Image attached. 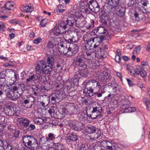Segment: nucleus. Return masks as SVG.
<instances>
[{
    "label": "nucleus",
    "mask_w": 150,
    "mask_h": 150,
    "mask_svg": "<svg viewBox=\"0 0 150 150\" xmlns=\"http://www.w3.org/2000/svg\"><path fill=\"white\" fill-rule=\"evenodd\" d=\"M105 39L103 36L100 37H92L87 41L85 45L86 50L90 52H94L96 54H99L102 42Z\"/></svg>",
    "instance_id": "nucleus-1"
},
{
    "label": "nucleus",
    "mask_w": 150,
    "mask_h": 150,
    "mask_svg": "<svg viewBox=\"0 0 150 150\" xmlns=\"http://www.w3.org/2000/svg\"><path fill=\"white\" fill-rule=\"evenodd\" d=\"M83 57L78 55L73 60L74 64L76 67L80 70V71L81 77H85L87 76V72L86 70L87 66L84 62Z\"/></svg>",
    "instance_id": "nucleus-2"
},
{
    "label": "nucleus",
    "mask_w": 150,
    "mask_h": 150,
    "mask_svg": "<svg viewBox=\"0 0 150 150\" xmlns=\"http://www.w3.org/2000/svg\"><path fill=\"white\" fill-rule=\"evenodd\" d=\"M23 141L25 146L28 148L37 147L38 145L36 139L31 135L24 136L23 138Z\"/></svg>",
    "instance_id": "nucleus-3"
},
{
    "label": "nucleus",
    "mask_w": 150,
    "mask_h": 150,
    "mask_svg": "<svg viewBox=\"0 0 150 150\" xmlns=\"http://www.w3.org/2000/svg\"><path fill=\"white\" fill-rule=\"evenodd\" d=\"M63 109L64 113L66 115L75 114L77 113L78 107L74 103L66 102Z\"/></svg>",
    "instance_id": "nucleus-4"
},
{
    "label": "nucleus",
    "mask_w": 150,
    "mask_h": 150,
    "mask_svg": "<svg viewBox=\"0 0 150 150\" xmlns=\"http://www.w3.org/2000/svg\"><path fill=\"white\" fill-rule=\"evenodd\" d=\"M125 8L119 4V0H113V13L122 17L125 15Z\"/></svg>",
    "instance_id": "nucleus-5"
},
{
    "label": "nucleus",
    "mask_w": 150,
    "mask_h": 150,
    "mask_svg": "<svg viewBox=\"0 0 150 150\" xmlns=\"http://www.w3.org/2000/svg\"><path fill=\"white\" fill-rule=\"evenodd\" d=\"M113 92L115 94L113 93V110L114 108H117L118 106V100L119 99L120 95L119 93L120 90H121L120 86L118 84L115 83H113Z\"/></svg>",
    "instance_id": "nucleus-6"
},
{
    "label": "nucleus",
    "mask_w": 150,
    "mask_h": 150,
    "mask_svg": "<svg viewBox=\"0 0 150 150\" xmlns=\"http://www.w3.org/2000/svg\"><path fill=\"white\" fill-rule=\"evenodd\" d=\"M102 108L100 105L97 103L95 106L93 107V110L91 114H87L89 117H91L92 119H95L97 118L99 119L103 116L102 113Z\"/></svg>",
    "instance_id": "nucleus-7"
},
{
    "label": "nucleus",
    "mask_w": 150,
    "mask_h": 150,
    "mask_svg": "<svg viewBox=\"0 0 150 150\" xmlns=\"http://www.w3.org/2000/svg\"><path fill=\"white\" fill-rule=\"evenodd\" d=\"M120 103L121 105V108L123 110V112H129L135 111L136 109L135 107H129L130 102L127 99H122Z\"/></svg>",
    "instance_id": "nucleus-8"
},
{
    "label": "nucleus",
    "mask_w": 150,
    "mask_h": 150,
    "mask_svg": "<svg viewBox=\"0 0 150 150\" xmlns=\"http://www.w3.org/2000/svg\"><path fill=\"white\" fill-rule=\"evenodd\" d=\"M67 28V26L64 23H62L54 27L53 33L54 35H58L64 32Z\"/></svg>",
    "instance_id": "nucleus-9"
},
{
    "label": "nucleus",
    "mask_w": 150,
    "mask_h": 150,
    "mask_svg": "<svg viewBox=\"0 0 150 150\" xmlns=\"http://www.w3.org/2000/svg\"><path fill=\"white\" fill-rule=\"evenodd\" d=\"M69 43L67 45H63L60 43L57 44L58 50L62 54H67L68 56H71V53L69 49Z\"/></svg>",
    "instance_id": "nucleus-10"
},
{
    "label": "nucleus",
    "mask_w": 150,
    "mask_h": 150,
    "mask_svg": "<svg viewBox=\"0 0 150 150\" xmlns=\"http://www.w3.org/2000/svg\"><path fill=\"white\" fill-rule=\"evenodd\" d=\"M60 93L57 91L53 93L52 95L47 98V103H49L50 99L53 104L58 103L60 99Z\"/></svg>",
    "instance_id": "nucleus-11"
},
{
    "label": "nucleus",
    "mask_w": 150,
    "mask_h": 150,
    "mask_svg": "<svg viewBox=\"0 0 150 150\" xmlns=\"http://www.w3.org/2000/svg\"><path fill=\"white\" fill-rule=\"evenodd\" d=\"M100 83L98 81L93 79H90L88 81L85 85L86 87L94 89L95 88L100 89Z\"/></svg>",
    "instance_id": "nucleus-12"
},
{
    "label": "nucleus",
    "mask_w": 150,
    "mask_h": 150,
    "mask_svg": "<svg viewBox=\"0 0 150 150\" xmlns=\"http://www.w3.org/2000/svg\"><path fill=\"white\" fill-rule=\"evenodd\" d=\"M98 77L99 79L103 82L108 81L111 79L110 74L105 71L100 72Z\"/></svg>",
    "instance_id": "nucleus-13"
},
{
    "label": "nucleus",
    "mask_w": 150,
    "mask_h": 150,
    "mask_svg": "<svg viewBox=\"0 0 150 150\" xmlns=\"http://www.w3.org/2000/svg\"><path fill=\"white\" fill-rule=\"evenodd\" d=\"M19 123L23 128H26L28 126L31 122L28 119L21 117L18 119Z\"/></svg>",
    "instance_id": "nucleus-14"
},
{
    "label": "nucleus",
    "mask_w": 150,
    "mask_h": 150,
    "mask_svg": "<svg viewBox=\"0 0 150 150\" xmlns=\"http://www.w3.org/2000/svg\"><path fill=\"white\" fill-rule=\"evenodd\" d=\"M76 20L73 16H70L68 17L65 22L64 23L67 26L70 27H76Z\"/></svg>",
    "instance_id": "nucleus-15"
},
{
    "label": "nucleus",
    "mask_w": 150,
    "mask_h": 150,
    "mask_svg": "<svg viewBox=\"0 0 150 150\" xmlns=\"http://www.w3.org/2000/svg\"><path fill=\"white\" fill-rule=\"evenodd\" d=\"M5 91L6 92V98L8 99L14 101L16 99L19 98V96L17 95L16 93H13V95L10 92V91L6 89Z\"/></svg>",
    "instance_id": "nucleus-16"
},
{
    "label": "nucleus",
    "mask_w": 150,
    "mask_h": 150,
    "mask_svg": "<svg viewBox=\"0 0 150 150\" xmlns=\"http://www.w3.org/2000/svg\"><path fill=\"white\" fill-rule=\"evenodd\" d=\"M94 92L93 89L89 88L85 86L83 92L86 96L91 97L96 95V93Z\"/></svg>",
    "instance_id": "nucleus-17"
},
{
    "label": "nucleus",
    "mask_w": 150,
    "mask_h": 150,
    "mask_svg": "<svg viewBox=\"0 0 150 150\" xmlns=\"http://www.w3.org/2000/svg\"><path fill=\"white\" fill-rule=\"evenodd\" d=\"M34 104V99L31 100L30 98H28L23 100L22 104L23 106L26 108H30Z\"/></svg>",
    "instance_id": "nucleus-18"
},
{
    "label": "nucleus",
    "mask_w": 150,
    "mask_h": 150,
    "mask_svg": "<svg viewBox=\"0 0 150 150\" xmlns=\"http://www.w3.org/2000/svg\"><path fill=\"white\" fill-rule=\"evenodd\" d=\"M106 11L110 15H112V0H107Z\"/></svg>",
    "instance_id": "nucleus-19"
},
{
    "label": "nucleus",
    "mask_w": 150,
    "mask_h": 150,
    "mask_svg": "<svg viewBox=\"0 0 150 150\" xmlns=\"http://www.w3.org/2000/svg\"><path fill=\"white\" fill-rule=\"evenodd\" d=\"M69 49L70 53H71V56L72 54H76L78 51V47L76 44L73 43L69 44Z\"/></svg>",
    "instance_id": "nucleus-20"
},
{
    "label": "nucleus",
    "mask_w": 150,
    "mask_h": 150,
    "mask_svg": "<svg viewBox=\"0 0 150 150\" xmlns=\"http://www.w3.org/2000/svg\"><path fill=\"white\" fill-rule=\"evenodd\" d=\"M135 73L136 74H140L142 77H145L146 75V71L143 69V68L139 66L136 67V70Z\"/></svg>",
    "instance_id": "nucleus-21"
},
{
    "label": "nucleus",
    "mask_w": 150,
    "mask_h": 150,
    "mask_svg": "<svg viewBox=\"0 0 150 150\" xmlns=\"http://www.w3.org/2000/svg\"><path fill=\"white\" fill-rule=\"evenodd\" d=\"M17 85L18 92H16V94L19 96V98L24 91L25 87L24 85L22 83L18 84Z\"/></svg>",
    "instance_id": "nucleus-22"
},
{
    "label": "nucleus",
    "mask_w": 150,
    "mask_h": 150,
    "mask_svg": "<svg viewBox=\"0 0 150 150\" xmlns=\"http://www.w3.org/2000/svg\"><path fill=\"white\" fill-rule=\"evenodd\" d=\"M20 8L22 11L27 13H30L33 11V8L29 5L26 6L23 5L21 6Z\"/></svg>",
    "instance_id": "nucleus-23"
},
{
    "label": "nucleus",
    "mask_w": 150,
    "mask_h": 150,
    "mask_svg": "<svg viewBox=\"0 0 150 150\" xmlns=\"http://www.w3.org/2000/svg\"><path fill=\"white\" fill-rule=\"evenodd\" d=\"M42 69L43 74H47L49 76L50 75L51 71L52 70V67L47 65V66H45Z\"/></svg>",
    "instance_id": "nucleus-24"
},
{
    "label": "nucleus",
    "mask_w": 150,
    "mask_h": 150,
    "mask_svg": "<svg viewBox=\"0 0 150 150\" xmlns=\"http://www.w3.org/2000/svg\"><path fill=\"white\" fill-rule=\"evenodd\" d=\"M68 139L72 142H76L78 140V137L77 135L74 132L69 134Z\"/></svg>",
    "instance_id": "nucleus-25"
},
{
    "label": "nucleus",
    "mask_w": 150,
    "mask_h": 150,
    "mask_svg": "<svg viewBox=\"0 0 150 150\" xmlns=\"http://www.w3.org/2000/svg\"><path fill=\"white\" fill-rule=\"evenodd\" d=\"M86 130L88 135L89 136V135L96 131V128L92 125H90L88 126Z\"/></svg>",
    "instance_id": "nucleus-26"
},
{
    "label": "nucleus",
    "mask_w": 150,
    "mask_h": 150,
    "mask_svg": "<svg viewBox=\"0 0 150 150\" xmlns=\"http://www.w3.org/2000/svg\"><path fill=\"white\" fill-rule=\"evenodd\" d=\"M72 35V33L70 32L69 33L68 32H64V33L63 37L64 40L67 42H68V43L71 40V38Z\"/></svg>",
    "instance_id": "nucleus-27"
},
{
    "label": "nucleus",
    "mask_w": 150,
    "mask_h": 150,
    "mask_svg": "<svg viewBox=\"0 0 150 150\" xmlns=\"http://www.w3.org/2000/svg\"><path fill=\"white\" fill-rule=\"evenodd\" d=\"M4 7L8 10H12L14 8V3L12 2H7L4 5Z\"/></svg>",
    "instance_id": "nucleus-28"
},
{
    "label": "nucleus",
    "mask_w": 150,
    "mask_h": 150,
    "mask_svg": "<svg viewBox=\"0 0 150 150\" xmlns=\"http://www.w3.org/2000/svg\"><path fill=\"white\" fill-rule=\"evenodd\" d=\"M34 123L38 125H40L43 124L45 122L44 119H42L41 117H34L33 120Z\"/></svg>",
    "instance_id": "nucleus-29"
},
{
    "label": "nucleus",
    "mask_w": 150,
    "mask_h": 150,
    "mask_svg": "<svg viewBox=\"0 0 150 150\" xmlns=\"http://www.w3.org/2000/svg\"><path fill=\"white\" fill-rule=\"evenodd\" d=\"M54 61V58L51 56L47 57L46 61L47 65L52 67L53 66Z\"/></svg>",
    "instance_id": "nucleus-30"
},
{
    "label": "nucleus",
    "mask_w": 150,
    "mask_h": 150,
    "mask_svg": "<svg viewBox=\"0 0 150 150\" xmlns=\"http://www.w3.org/2000/svg\"><path fill=\"white\" fill-rule=\"evenodd\" d=\"M97 2L96 1L94 0H91L87 4V6L91 10L93 9V6L96 5V3Z\"/></svg>",
    "instance_id": "nucleus-31"
},
{
    "label": "nucleus",
    "mask_w": 150,
    "mask_h": 150,
    "mask_svg": "<svg viewBox=\"0 0 150 150\" xmlns=\"http://www.w3.org/2000/svg\"><path fill=\"white\" fill-rule=\"evenodd\" d=\"M109 18V16L107 15V13L105 12L102 14L100 17V19L102 23L103 22L105 23H106L105 21L106 20Z\"/></svg>",
    "instance_id": "nucleus-32"
},
{
    "label": "nucleus",
    "mask_w": 150,
    "mask_h": 150,
    "mask_svg": "<svg viewBox=\"0 0 150 150\" xmlns=\"http://www.w3.org/2000/svg\"><path fill=\"white\" fill-rule=\"evenodd\" d=\"M79 79L76 78H72L71 80L70 84L71 87H74L78 84Z\"/></svg>",
    "instance_id": "nucleus-33"
},
{
    "label": "nucleus",
    "mask_w": 150,
    "mask_h": 150,
    "mask_svg": "<svg viewBox=\"0 0 150 150\" xmlns=\"http://www.w3.org/2000/svg\"><path fill=\"white\" fill-rule=\"evenodd\" d=\"M39 79V77H38L35 75H33L30 76L29 78L26 79V82L27 83H28L29 82H32L33 81H34L35 80L37 79Z\"/></svg>",
    "instance_id": "nucleus-34"
},
{
    "label": "nucleus",
    "mask_w": 150,
    "mask_h": 150,
    "mask_svg": "<svg viewBox=\"0 0 150 150\" xmlns=\"http://www.w3.org/2000/svg\"><path fill=\"white\" fill-rule=\"evenodd\" d=\"M64 147L63 144L58 143L55 144L53 148L51 149H53L54 150H64Z\"/></svg>",
    "instance_id": "nucleus-35"
},
{
    "label": "nucleus",
    "mask_w": 150,
    "mask_h": 150,
    "mask_svg": "<svg viewBox=\"0 0 150 150\" xmlns=\"http://www.w3.org/2000/svg\"><path fill=\"white\" fill-rule=\"evenodd\" d=\"M77 124L74 121L70 122H69V125L71 129L76 131L77 129Z\"/></svg>",
    "instance_id": "nucleus-36"
},
{
    "label": "nucleus",
    "mask_w": 150,
    "mask_h": 150,
    "mask_svg": "<svg viewBox=\"0 0 150 150\" xmlns=\"http://www.w3.org/2000/svg\"><path fill=\"white\" fill-rule=\"evenodd\" d=\"M17 85L15 84L14 86H12L11 87L7 88V90H8L11 91L13 93H16V92H18Z\"/></svg>",
    "instance_id": "nucleus-37"
},
{
    "label": "nucleus",
    "mask_w": 150,
    "mask_h": 150,
    "mask_svg": "<svg viewBox=\"0 0 150 150\" xmlns=\"http://www.w3.org/2000/svg\"><path fill=\"white\" fill-rule=\"evenodd\" d=\"M97 65V66L100 67V72H103V71H105L107 70L105 64L103 62H101L99 64Z\"/></svg>",
    "instance_id": "nucleus-38"
},
{
    "label": "nucleus",
    "mask_w": 150,
    "mask_h": 150,
    "mask_svg": "<svg viewBox=\"0 0 150 150\" xmlns=\"http://www.w3.org/2000/svg\"><path fill=\"white\" fill-rule=\"evenodd\" d=\"M100 135L97 132H94V133H93L91 135H89V136L90 137V139H97L99 137Z\"/></svg>",
    "instance_id": "nucleus-39"
},
{
    "label": "nucleus",
    "mask_w": 150,
    "mask_h": 150,
    "mask_svg": "<svg viewBox=\"0 0 150 150\" xmlns=\"http://www.w3.org/2000/svg\"><path fill=\"white\" fill-rule=\"evenodd\" d=\"M56 45V44L54 43L53 41H49L47 43V47L48 48L53 49Z\"/></svg>",
    "instance_id": "nucleus-40"
},
{
    "label": "nucleus",
    "mask_w": 150,
    "mask_h": 150,
    "mask_svg": "<svg viewBox=\"0 0 150 150\" xmlns=\"http://www.w3.org/2000/svg\"><path fill=\"white\" fill-rule=\"evenodd\" d=\"M77 127L76 131H81L84 129L85 126L83 123L81 122H79L77 124Z\"/></svg>",
    "instance_id": "nucleus-41"
},
{
    "label": "nucleus",
    "mask_w": 150,
    "mask_h": 150,
    "mask_svg": "<svg viewBox=\"0 0 150 150\" xmlns=\"http://www.w3.org/2000/svg\"><path fill=\"white\" fill-rule=\"evenodd\" d=\"M98 33L105 34L107 31L106 29L104 27L99 26L98 27Z\"/></svg>",
    "instance_id": "nucleus-42"
},
{
    "label": "nucleus",
    "mask_w": 150,
    "mask_h": 150,
    "mask_svg": "<svg viewBox=\"0 0 150 150\" xmlns=\"http://www.w3.org/2000/svg\"><path fill=\"white\" fill-rule=\"evenodd\" d=\"M72 35V36H71L70 40L69 41V42H76L78 41L79 40V38L78 36L77 35Z\"/></svg>",
    "instance_id": "nucleus-43"
},
{
    "label": "nucleus",
    "mask_w": 150,
    "mask_h": 150,
    "mask_svg": "<svg viewBox=\"0 0 150 150\" xmlns=\"http://www.w3.org/2000/svg\"><path fill=\"white\" fill-rule=\"evenodd\" d=\"M106 52L104 50H102V49L99 52V54H98L100 57L102 58H105L106 57Z\"/></svg>",
    "instance_id": "nucleus-44"
},
{
    "label": "nucleus",
    "mask_w": 150,
    "mask_h": 150,
    "mask_svg": "<svg viewBox=\"0 0 150 150\" xmlns=\"http://www.w3.org/2000/svg\"><path fill=\"white\" fill-rule=\"evenodd\" d=\"M87 115H86L85 114L84 112H82L80 115V116L79 117V120L81 121H84L87 119Z\"/></svg>",
    "instance_id": "nucleus-45"
},
{
    "label": "nucleus",
    "mask_w": 150,
    "mask_h": 150,
    "mask_svg": "<svg viewBox=\"0 0 150 150\" xmlns=\"http://www.w3.org/2000/svg\"><path fill=\"white\" fill-rule=\"evenodd\" d=\"M121 145L118 143L113 144V150H120Z\"/></svg>",
    "instance_id": "nucleus-46"
},
{
    "label": "nucleus",
    "mask_w": 150,
    "mask_h": 150,
    "mask_svg": "<svg viewBox=\"0 0 150 150\" xmlns=\"http://www.w3.org/2000/svg\"><path fill=\"white\" fill-rule=\"evenodd\" d=\"M100 90L99 92L98 91H95L94 92L96 93V95L97 97L98 98H99L102 96V94L105 93V91L104 90V88L102 89H100L99 90Z\"/></svg>",
    "instance_id": "nucleus-47"
},
{
    "label": "nucleus",
    "mask_w": 150,
    "mask_h": 150,
    "mask_svg": "<svg viewBox=\"0 0 150 150\" xmlns=\"http://www.w3.org/2000/svg\"><path fill=\"white\" fill-rule=\"evenodd\" d=\"M88 64L89 67L91 69H95L96 67V63L92 61L91 60H88Z\"/></svg>",
    "instance_id": "nucleus-48"
},
{
    "label": "nucleus",
    "mask_w": 150,
    "mask_h": 150,
    "mask_svg": "<svg viewBox=\"0 0 150 150\" xmlns=\"http://www.w3.org/2000/svg\"><path fill=\"white\" fill-rule=\"evenodd\" d=\"M100 146L98 145V143L96 142L92 144L91 149L92 150H99L100 149Z\"/></svg>",
    "instance_id": "nucleus-49"
},
{
    "label": "nucleus",
    "mask_w": 150,
    "mask_h": 150,
    "mask_svg": "<svg viewBox=\"0 0 150 150\" xmlns=\"http://www.w3.org/2000/svg\"><path fill=\"white\" fill-rule=\"evenodd\" d=\"M100 9V6L98 4V3H97L96 4V5H95V6H93V9H92V10L91 11L95 13H98Z\"/></svg>",
    "instance_id": "nucleus-50"
},
{
    "label": "nucleus",
    "mask_w": 150,
    "mask_h": 150,
    "mask_svg": "<svg viewBox=\"0 0 150 150\" xmlns=\"http://www.w3.org/2000/svg\"><path fill=\"white\" fill-rule=\"evenodd\" d=\"M111 19L109 18L106 20L105 21L106 23H105L103 22L102 23V24L107 26H111L112 23V22L111 21Z\"/></svg>",
    "instance_id": "nucleus-51"
},
{
    "label": "nucleus",
    "mask_w": 150,
    "mask_h": 150,
    "mask_svg": "<svg viewBox=\"0 0 150 150\" xmlns=\"http://www.w3.org/2000/svg\"><path fill=\"white\" fill-rule=\"evenodd\" d=\"M35 128L36 127L35 125L30 124L28 126L26 129L28 131H32L35 130Z\"/></svg>",
    "instance_id": "nucleus-52"
},
{
    "label": "nucleus",
    "mask_w": 150,
    "mask_h": 150,
    "mask_svg": "<svg viewBox=\"0 0 150 150\" xmlns=\"http://www.w3.org/2000/svg\"><path fill=\"white\" fill-rule=\"evenodd\" d=\"M6 71L5 70L1 71L0 73V78L6 79Z\"/></svg>",
    "instance_id": "nucleus-53"
},
{
    "label": "nucleus",
    "mask_w": 150,
    "mask_h": 150,
    "mask_svg": "<svg viewBox=\"0 0 150 150\" xmlns=\"http://www.w3.org/2000/svg\"><path fill=\"white\" fill-rule=\"evenodd\" d=\"M48 137L47 139L49 140H53L55 138V137L54 134L52 133H50L48 135Z\"/></svg>",
    "instance_id": "nucleus-54"
},
{
    "label": "nucleus",
    "mask_w": 150,
    "mask_h": 150,
    "mask_svg": "<svg viewBox=\"0 0 150 150\" xmlns=\"http://www.w3.org/2000/svg\"><path fill=\"white\" fill-rule=\"evenodd\" d=\"M35 88H32V89L33 90V93L35 96H38V88L36 86H35Z\"/></svg>",
    "instance_id": "nucleus-55"
},
{
    "label": "nucleus",
    "mask_w": 150,
    "mask_h": 150,
    "mask_svg": "<svg viewBox=\"0 0 150 150\" xmlns=\"http://www.w3.org/2000/svg\"><path fill=\"white\" fill-rule=\"evenodd\" d=\"M54 110L52 108L50 109L48 111V112L51 115L52 117L53 118L55 117L54 116Z\"/></svg>",
    "instance_id": "nucleus-56"
},
{
    "label": "nucleus",
    "mask_w": 150,
    "mask_h": 150,
    "mask_svg": "<svg viewBox=\"0 0 150 150\" xmlns=\"http://www.w3.org/2000/svg\"><path fill=\"white\" fill-rule=\"evenodd\" d=\"M112 95L111 94H109L108 96L105 97V99L107 100L110 103H111L112 101Z\"/></svg>",
    "instance_id": "nucleus-57"
},
{
    "label": "nucleus",
    "mask_w": 150,
    "mask_h": 150,
    "mask_svg": "<svg viewBox=\"0 0 150 150\" xmlns=\"http://www.w3.org/2000/svg\"><path fill=\"white\" fill-rule=\"evenodd\" d=\"M41 66L42 67V69H43L45 66H47L46 62L44 60H41L39 61V63Z\"/></svg>",
    "instance_id": "nucleus-58"
},
{
    "label": "nucleus",
    "mask_w": 150,
    "mask_h": 150,
    "mask_svg": "<svg viewBox=\"0 0 150 150\" xmlns=\"http://www.w3.org/2000/svg\"><path fill=\"white\" fill-rule=\"evenodd\" d=\"M126 80L129 86L133 87L134 86V84L130 79L128 78H127Z\"/></svg>",
    "instance_id": "nucleus-59"
},
{
    "label": "nucleus",
    "mask_w": 150,
    "mask_h": 150,
    "mask_svg": "<svg viewBox=\"0 0 150 150\" xmlns=\"http://www.w3.org/2000/svg\"><path fill=\"white\" fill-rule=\"evenodd\" d=\"M46 23V21L45 19H43L40 22V25L41 27H44L45 26Z\"/></svg>",
    "instance_id": "nucleus-60"
},
{
    "label": "nucleus",
    "mask_w": 150,
    "mask_h": 150,
    "mask_svg": "<svg viewBox=\"0 0 150 150\" xmlns=\"http://www.w3.org/2000/svg\"><path fill=\"white\" fill-rule=\"evenodd\" d=\"M16 81V80L15 79V78H14L13 77H11L9 81L10 83H9V85L10 86H12V85L15 83Z\"/></svg>",
    "instance_id": "nucleus-61"
},
{
    "label": "nucleus",
    "mask_w": 150,
    "mask_h": 150,
    "mask_svg": "<svg viewBox=\"0 0 150 150\" xmlns=\"http://www.w3.org/2000/svg\"><path fill=\"white\" fill-rule=\"evenodd\" d=\"M6 27L4 23L1 22H0V31H3Z\"/></svg>",
    "instance_id": "nucleus-62"
},
{
    "label": "nucleus",
    "mask_w": 150,
    "mask_h": 150,
    "mask_svg": "<svg viewBox=\"0 0 150 150\" xmlns=\"http://www.w3.org/2000/svg\"><path fill=\"white\" fill-rule=\"evenodd\" d=\"M41 40V38L39 37L34 40L33 41V43L34 44H38L40 42Z\"/></svg>",
    "instance_id": "nucleus-63"
},
{
    "label": "nucleus",
    "mask_w": 150,
    "mask_h": 150,
    "mask_svg": "<svg viewBox=\"0 0 150 150\" xmlns=\"http://www.w3.org/2000/svg\"><path fill=\"white\" fill-rule=\"evenodd\" d=\"M88 146H87L82 145L80 147L79 150H88Z\"/></svg>",
    "instance_id": "nucleus-64"
}]
</instances>
